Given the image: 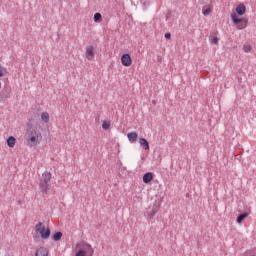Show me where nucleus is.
Segmentation results:
<instances>
[{
  "instance_id": "393cba45",
  "label": "nucleus",
  "mask_w": 256,
  "mask_h": 256,
  "mask_svg": "<svg viewBox=\"0 0 256 256\" xmlns=\"http://www.w3.org/2000/svg\"><path fill=\"white\" fill-rule=\"evenodd\" d=\"M0 89H1V82H0Z\"/></svg>"
},
{
  "instance_id": "f257e3e1",
  "label": "nucleus",
  "mask_w": 256,
  "mask_h": 256,
  "mask_svg": "<svg viewBox=\"0 0 256 256\" xmlns=\"http://www.w3.org/2000/svg\"><path fill=\"white\" fill-rule=\"evenodd\" d=\"M247 12V7H245V4H239L236 7V13L231 14V19L233 21V24L236 26L238 30L247 29V24L249 23V19L247 18H239V16L245 15Z\"/></svg>"
},
{
  "instance_id": "1a4fd4ad",
  "label": "nucleus",
  "mask_w": 256,
  "mask_h": 256,
  "mask_svg": "<svg viewBox=\"0 0 256 256\" xmlns=\"http://www.w3.org/2000/svg\"><path fill=\"white\" fill-rule=\"evenodd\" d=\"M50 181H51V173H49V172H44V173L42 174V179L40 180V183L49 184Z\"/></svg>"
},
{
  "instance_id": "f03ea898",
  "label": "nucleus",
  "mask_w": 256,
  "mask_h": 256,
  "mask_svg": "<svg viewBox=\"0 0 256 256\" xmlns=\"http://www.w3.org/2000/svg\"><path fill=\"white\" fill-rule=\"evenodd\" d=\"M43 141V134L37 127L27 129L26 143L29 147H37Z\"/></svg>"
},
{
  "instance_id": "4468645a",
  "label": "nucleus",
  "mask_w": 256,
  "mask_h": 256,
  "mask_svg": "<svg viewBox=\"0 0 256 256\" xmlns=\"http://www.w3.org/2000/svg\"><path fill=\"white\" fill-rule=\"evenodd\" d=\"M9 75V70L0 64V77H7Z\"/></svg>"
},
{
  "instance_id": "aec40b11",
  "label": "nucleus",
  "mask_w": 256,
  "mask_h": 256,
  "mask_svg": "<svg viewBox=\"0 0 256 256\" xmlns=\"http://www.w3.org/2000/svg\"><path fill=\"white\" fill-rule=\"evenodd\" d=\"M252 49H253V47H251V44H244V46H243L244 53H251Z\"/></svg>"
},
{
  "instance_id": "412c9836",
  "label": "nucleus",
  "mask_w": 256,
  "mask_h": 256,
  "mask_svg": "<svg viewBox=\"0 0 256 256\" xmlns=\"http://www.w3.org/2000/svg\"><path fill=\"white\" fill-rule=\"evenodd\" d=\"M157 214V209H152L151 212L148 213V218L149 219H153V217H155V215Z\"/></svg>"
},
{
  "instance_id": "5701e85b",
  "label": "nucleus",
  "mask_w": 256,
  "mask_h": 256,
  "mask_svg": "<svg viewBox=\"0 0 256 256\" xmlns=\"http://www.w3.org/2000/svg\"><path fill=\"white\" fill-rule=\"evenodd\" d=\"M87 255V252L85 250H79L75 256H85Z\"/></svg>"
},
{
  "instance_id": "7ed1b4c3",
  "label": "nucleus",
  "mask_w": 256,
  "mask_h": 256,
  "mask_svg": "<svg viewBox=\"0 0 256 256\" xmlns=\"http://www.w3.org/2000/svg\"><path fill=\"white\" fill-rule=\"evenodd\" d=\"M35 233L36 235H40L41 239H49V237H51V229L45 226L43 222H39L38 224H36Z\"/></svg>"
},
{
  "instance_id": "423d86ee",
  "label": "nucleus",
  "mask_w": 256,
  "mask_h": 256,
  "mask_svg": "<svg viewBox=\"0 0 256 256\" xmlns=\"http://www.w3.org/2000/svg\"><path fill=\"white\" fill-rule=\"evenodd\" d=\"M35 256H49V250L45 247H39L36 250Z\"/></svg>"
},
{
  "instance_id": "f8f14e48",
  "label": "nucleus",
  "mask_w": 256,
  "mask_h": 256,
  "mask_svg": "<svg viewBox=\"0 0 256 256\" xmlns=\"http://www.w3.org/2000/svg\"><path fill=\"white\" fill-rule=\"evenodd\" d=\"M151 181H153V174L151 172H147L146 174H144L143 182L147 184L150 183Z\"/></svg>"
},
{
  "instance_id": "4be33fe9",
  "label": "nucleus",
  "mask_w": 256,
  "mask_h": 256,
  "mask_svg": "<svg viewBox=\"0 0 256 256\" xmlns=\"http://www.w3.org/2000/svg\"><path fill=\"white\" fill-rule=\"evenodd\" d=\"M210 43H212V45H219V39L217 37H213Z\"/></svg>"
},
{
  "instance_id": "39448f33",
  "label": "nucleus",
  "mask_w": 256,
  "mask_h": 256,
  "mask_svg": "<svg viewBox=\"0 0 256 256\" xmlns=\"http://www.w3.org/2000/svg\"><path fill=\"white\" fill-rule=\"evenodd\" d=\"M95 57V49L93 46H89L86 48V58L88 61H91Z\"/></svg>"
},
{
  "instance_id": "0eeeda50",
  "label": "nucleus",
  "mask_w": 256,
  "mask_h": 256,
  "mask_svg": "<svg viewBox=\"0 0 256 256\" xmlns=\"http://www.w3.org/2000/svg\"><path fill=\"white\" fill-rule=\"evenodd\" d=\"M39 188L41 189V191L44 195H47V193L49 192V189H51V185H49L45 182H40Z\"/></svg>"
},
{
  "instance_id": "a211bd4d",
  "label": "nucleus",
  "mask_w": 256,
  "mask_h": 256,
  "mask_svg": "<svg viewBox=\"0 0 256 256\" xmlns=\"http://www.w3.org/2000/svg\"><path fill=\"white\" fill-rule=\"evenodd\" d=\"M63 237V233L61 232H56L53 236H52V239L54 241H60V239Z\"/></svg>"
},
{
  "instance_id": "ddd939ff",
  "label": "nucleus",
  "mask_w": 256,
  "mask_h": 256,
  "mask_svg": "<svg viewBox=\"0 0 256 256\" xmlns=\"http://www.w3.org/2000/svg\"><path fill=\"white\" fill-rule=\"evenodd\" d=\"M211 13H213V8L211 6L207 7L204 6L202 9V14L204 15V17H207V15H211Z\"/></svg>"
},
{
  "instance_id": "b1692460",
  "label": "nucleus",
  "mask_w": 256,
  "mask_h": 256,
  "mask_svg": "<svg viewBox=\"0 0 256 256\" xmlns=\"http://www.w3.org/2000/svg\"><path fill=\"white\" fill-rule=\"evenodd\" d=\"M164 37L165 39H171V33H166Z\"/></svg>"
},
{
  "instance_id": "9b49d317",
  "label": "nucleus",
  "mask_w": 256,
  "mask_h": 256,
  "mask_svg": "<svg viewBox=\"0 0 256 256\" xmlns=\"http://www.w3.org/2000/svg\"><path fill=\"white\" fill-rule=\"evenodd\" d=\"M139 143L144 151H149V142L145 138H139Z\"/></svg>"
},
{
  "instance_id": "6e6552de",
  "label": "nucleus",
  "mask_w": 256,
  "mask_h": 256,
  "mask_svg": "<svg viewBox=\"0 0 256 256\" xmlns=\"http://www.w3.org/2000/svg\"><path fill=\"white\" fill-rule=\"evenodd\" d=\"M6 143L10 149H13V147H15L17 144V139H15L13 136H10L7 138Z\"/></svg>"
},
{
  "instance_id": "dca6fc26",
  "label": "nucleus",
  "mask_w": 256,
  "mask_h": 256,
  "mask_svg": "<svg viewBox=\"0 0 256 256\" xmlns=\"http://www.w3.org/2000/svg\"><path fill=\"white\" fill-rule=\"evenodd\" d=\"M247 217H249L248 213L239 215L237 218V223H239V224L243 223V221H245V219H247Z\"/></svg>"
},
{
  "instance_id": "2eb2a0df",
  "label": "nucleus",
  "mask_w": 256,
  "mask_h": 256,
  "mask_svg": "<svg viewBox=\"0 0 256 256\" xmlns=\"http://www.w3.org/2000/svg\"><path fill=\"white\" fill-rule=\"evenodd\" d=\"M40 117H41V121H43V123H49L50 116H49L48 112H42Z\"/></svg>"
},
{
  "instance_id": "20e7f679",
  "label": "nucleus",
  "mask_w": 256,
  "mask_h": 256,
  "mask_svg": "<svg viewBox=\"0 0 256 256\" xmlns=\"http://www.w3.org/2000/svg\"><path fill=\"white\" fill-rule=\"evenodd\" d=\"M121 63L124 67H131V65L133 64V60L131 59V55L123 54L121 56Z\"/></svg>"
},
{
  "instance_id": "9d476101",
  "label": "nucleus",
  "mask_w": 256,
  "mask_h": 256,
  "mask_svg": "<svg viewBox=\"0 0 256 256\" xmlns=\"http://www.w3.org/2000/svg\"><path fill=\"white\" fill-rule=\"evenodd\" d=\"M137 137H139L137 132H130L127 134V138L130 143H135V141H137Z\"/></svg>"
},
{
  "instance_id": "f3484780",
  "label": "nucleus",
  "mask_w": 256,
  "mask_h": 256,
  "mask_svg": "<svg viewBox=\"0 0 256 256\" xmlns=\"http://www.w3.org/2000/svg\"><path fill=\"white\" fill-rule=\"evenodd\" d=\"M110 127H111V121L104 120L102 122V129H104V131H107L108 129H110Z\"/></svg>"
},
{
  "instance_id": "6ab92c4d",
  "label": "nucleus",
  "mask_w": 256,
  "mask_h": 256,
  "mask_svg": "<svg viewBox=\"0 0 256 256\" xmlns=\"http://www.w3.org/2000/svg\"><path fill=\"white\" fill-rule=\"evenodd\" d=\"M94 21H95V23H101V21H102L101 13L97 12L94 14Z\"/></svg>"
}]
</instances>
